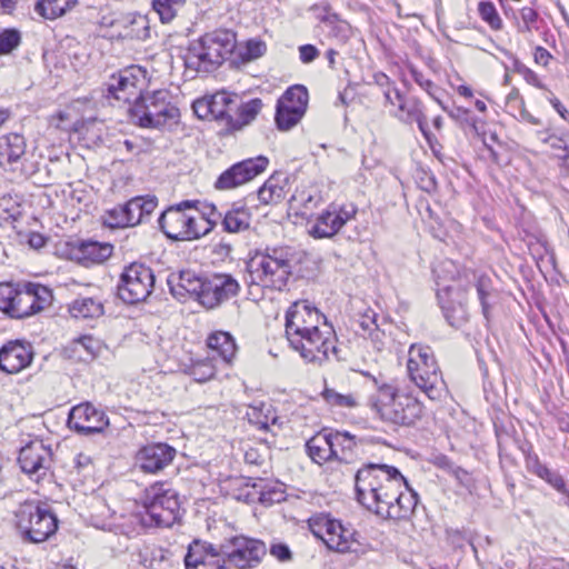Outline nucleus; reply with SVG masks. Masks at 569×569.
Instances as JSON below:
<instances>
[{"mask_svg": "<svg viewBox=\"0 0 569 569\" xmlns=\"http://www.w3.org/2000/svg\"><path fill=\"white\" fill-rule=\"evenodd\" d=\"M147 82V70L140 66H130L110 77L108 97L130 107L143 96Z\"/></svg>", "mask_w": 569, "mask_h": 569, "instance_id": "dca6fc26", "label": "nucleus"}, {"mask_svg": "<svg viewBox=\"0 0 569 569\" xmlns=\"http://www.w3.org/2000/svg\"><path fill=\"white\" fill-rule=\"evenodd\" d=\"M78 4V0H37L34 11L47 20L64 16Z\"/></svg>", "mask_w": 569, "mask_h": 569, "instance_id": "4c0bfd02", "label": "nucleus"}, {"mask_svg": "<svg viewBox=\"0 0 569 569\" xmlns=\"http://www.w3.org/2000/svg\"><path fill=\"white\" fill-rule=\"evenodd\" d=\"M112 252L111 243L93 240L81 241L72 251L74 259L84 267L103 263Z\"/></svg>", "mask_w": 569, "mask_h": 569, "instance_id": "cd10ccee", "label": "nucleus"}, {"mask_svg": "<svg viewBox=\"0 0 569 569\" xmlns=\"http://www.w3.org/2000/svg\"><path fill=\"white\" fill-rule=\"evenodd\" d=\"M410 74L415 82L425 90L442 108V110H447V107L438 96V91H440V89L430 79H427L425 74L415 67L410 68Z\"/></svg>", "mask_w": 569, "mask_h": 569, "instance_id": "864d4df0", "label": "nucleus"}, {"mask_svg": "<svg viewBox=\"0 0 569 569\" xmlns=\"http://www.w3.org/2000/svg\"><path fill=\"white\" fill-rule=\"evenodd\" d=\"M355 486L357 500L381 518H399L409 509L411 500L408 496L400 508L391 507L397 489L407 488V479L396 467L368 463L357 471Z\"/></svg>", "mask_w": 569, "mask_h": 569, "instance_id": "f257e3e1", "label": "nucleus"}, {"mask_svg": "<svg viewBox=\"0 0 569 569\" xmlns=\"http://www.w3.org/2000/svg\"><path fill=\"white\" fill-rule=\"evenodd\" d=\"M320 201V194L309 189H297L289 200L290 207L293 210L300 211L302 216L317 208Z\"/></svg>", "mask_w": 569, "mask_h": 569, "instance_id": "37998d69", "label": "nucleus"}, {"mask_svg": "<svg viewBox=\"0 0 569 569\" xmlns=\"http://www.w3.org/2000/svg\"><path fill=\"white\" fill-rule=\"evenodd\" d=\"M176 452V449L167 443H150L138 451L136 461L142 471L156 473L172 462Z\"/></svg>", "mask_w": 569, "mask_h": 569, "instance_id": "b1692460", "label": "nucleus"}, {"mask_svg": "<svg viewBox=\"0 0 569 569\" xmlns=\"http://www.w3.org/2000/svg\"><path fill=\"white\" fill-rule=\"evenodd\" d=\"M26 139L19 133L0 136V166L13 169L26 154Z\"/></svg>", "mask_w": 569, "mask_h": 569, "instance_id": "c756f323", "label": "nucleus"}, {"mask_svg": "<svg viewBox=\"0 0 569 569\" xmlns=\"http://www.w3.org/2000/svg\"><path fill=\"white\" fill-rule=\"evenodd\" d=\"M141 503L144 513L141 523L144 527H171L179 518L181 502L176 489L164 482H154L146 488Z\"/></svg>", "mask_w": 569, "mask_h": 569, "instance_id": "6e6552de", "label": "nucleus"}, {"mask_svg": "<svg viewBox=\"0 0 569 569\" xmlns=\"http://www.w3.org/2000/svg\"><path fill=\"white\" fill-rule=\"evenodd\" d=\"M267 50L266 43L261 40L250 39L246 44V52L243 57L248 60H253L262 57Z\"/></svg>", "mask_w": 569, "mask_h": 569, "instance_id": "0e129e2a", "label": "nucleus"}, {"mask_svg": "<svg viewBox=\"0 0 569 569\" xmlns=\"http://www.w3.org/2000/svg\"><path fill=\"white\" fill-rule=\"evenodd\" d=\"M154 280V273L150 267L133 262L121 273L118 295L126 303L142 302L152 293Z\"/></svg>", "mask_w": 569, "mask_h": 569, "instance_id": "4468645a", "label": "nucleus"}, {"mask_svg": "<svg viewBox=\"0 0 569 569\" xmlns=\"http://www.w3.org/2000/svg\"><path fill=\"white\" fill-rule=\"evenodd\" d=\"M539 134H543L541 137V141L543 143L549 144L553 150H561L565 152L563 156H560L562 160H569V131L561 132L560 134L539 132Z\"/></svg>", "mask_w": 569, "mask_h": 569, "instance_id": "603ef678", "label": "nucleus"}, {"mask_svg": "<svg viewBox=\"0 0 569 569\" xmlns=\"http://www.w3.org/2000/svg\"><path fill=\"white\" fill-rule=\"evenodd\" d=\"M51 461V449L39 439L29 441L20 449L18 456V462L22 472L37 482L48 475Z\"/></svg>", "mask_w": 569, "mask_h": 569, "instance_id": "aec40b11", "label": "nucleus"}, {"mask_svg": "<svg viewBox=\"0 0 569 569\" xmlns=\"http://www.w3.org/2000/svg\"><path fill=\"white\" fill-rule=\"evenodd\" d=\"M358 208L353 203H330L316 219L309 233L313 238H331L356 218Z\"/></svg>", "mask_w": 569, "mask_h": 569, "instance_id": "6ab92c4d", "label": "nucleus"}, {"mask_svg": "<svg viewBox=\"0 0 569 569\" xmlns=\"http://www.w3.org/2000/svg\"><path fill=\"white\" fill-rule=\"evenodd\" d=\"M515 71L517 73H519L520 76H522V78L526 80L527 83H529L533 87H537L539 89L547 90L546 87L543 86V83L540 81L538 74L535 71H532L531 69H529L527 66H525L523 63L516 61L515 62Z\"/></svg>", "mask_w": 569, "mask_h": 569, "instance_id": "e2e57ef3", "label": "nucleus"}, {"mask_svg": "<svg viewBox=\"0 0 569 569\" xmlns=\"http://www.w3.org/2000/svg\"><path fill=\"white\" fill-rule=\"evenodd\" d=\"M189 373L197 382H206L214 377L216 368L210 359L198 360L191 365Z\"/></svg>", "mask_w": 569, "mask_h": 569, "instance_id": "5fc2aeb1", "label": "nucleus"}, {"mask_svg": "<svg viewBox=\"0 0 569 569\" xmlns=\"http://www.w3.org/2000/svg\"><path fill=\"white\" fill-rule=\"evenodd\" d=\"M302 119V116L298 114L295 108L289 109L287 102L278 101L276 108V124L279 130L287 131L293 128Z\"/></svg>", "mask_w": 569, "mask_h": 569, "instance_id": "de8ad7c7", "label": "nucleus"}, {"mask_svg": "<svg viewBox=\"0 0 569 569\" xmlns=\"http://www.w3.org/2000/svg\"><path fill=\"white\" fill-rule=\"evenodd\" d=\"M21 216V202L18 196L3 194L0 197V227L12 223Z\"/></svg>", "mask_w": 569, "mask_h": 569, "instance_id": "49530a36", "label": "nucleus"}, {"mask_svg": "<svg viewBox=\"0 0 569 569\" xmlns=\"http://www.w3.org/2000/svg\"><path fill=\"white\" fill-rule=\"evenodd\" d=\"M441 309L452 327H461L468 320L467 309L461 303L459 306L441 305Z\"/></svg>", "mask_w": 569, "mask_h": 569, "instance_id": "4d7b16f0", "label": "nucleus"}, {"mask_svg": "<svg viewBox=\"0 0 569 569\" xmlns=\"http://www.w3.org/2000/svg\"><path fill=\"white\" fill-rule=\"evenodd\" d=\"M476 290L478 295V299L480 301L482 313L486 318H488L490 306L488 303V297L490 296L491 290V281L488 277L480 276L476 281Z\"/></svg>", "mask_w": 569, "mask_h": 569, "instance_id": "13d9d810", "label": "nucleus"}, {"mask_svg": "<svg viewBox=\"0 0 569 569\" xmlns=\"http://www.w3.org/2000/svg\"><path fill=\"white\" fill-rule=\"evenodd\" d=\"M330 435L332 449L336 451L333 453V459L345 463L352 462L357 457V442L355 436L347 431H330Z\"/></svg>", "mask_w": 569, "mask_h": 569, "instance_id": "473e14b6", "label": "nucleus"}, {"mask_svg": "<svg viewBox=\"0 0 569 569\" xmlns=\"http://www.w3.org/2000/svg\"><path fill=\"white\" fill-rule=\"evenodd\" d=\"M506 107L513 112L515 117L521 121L528 122L533 126H539L541 120L535 116H532L527 109L525 104L523 98L520 96V92L517 88H513L506 98Z\"/></svg>", "mask_w": 569, "mask_h": 569, "instance_id": "c03bdc74", "label": "nucleus"}, {"mask_svg": "<svg viewBox=\"0 0 569 569\" xmlns=\"http://www.w3.org/2000/svg\"><path fill=\"white\" fill-rule=\"evenodd\" d=\"M268 164L269 159L264 156H258L237 162L218 177L214 187L218 190L238 188L262 173Z\"/></svg>", "mask_w": 569, "mask_h": 569, "instance_id": "412c9836", "label": "nucleus"}, {"mask_svg": "<svg viewBox=\"0 0 569 569\" xmlns=\"http://www.w3.org/2000/svg\"><path fill=\"white\" fill-rule=\"evenodd\" d=\"M355 486L357 500L381 518H399L409 509L411 500L408 496L400 508L391 507L397 489L407 488V479L396 467L368 463L357 471Z\"/></svg>", "mask_w": 569, "mask_h": 569, "instance_id": "f03ea898", "label": "nucleus"}, {"mask_svg": "<svg viewBox=\"0 0 569 569\" xmlns=\"http://www.w3.org/2000/svg\"><path fill=\"white\" fill-rule=\"evenodd\" d=\"M207 345L227 363L231 362L237 351L234 339L226 331H216L211 333L208 337Z\"/></svg>", "mask_w": 569, "mask_h": 569, "instance_id": "58836bf2", "label": "nucleus"}, {"mask_svg": "<svg viewBox=\"0 0 569 569\" xmlns=\"http://www.w3.org/2000/svg\"><path fill=\"white\" fill-rule=\"evenodd\" d=\"M186 4V0H152V8L162 23L171 22Z\"/></svg>", "mask_w": 569, "mask_h": 569, "instance_id": "09e8293b", "label": "nucleus"}, {"mask_svg": "<svg viewBox=\"0 0 569 569\" xmlns=\"http://www.w3.org/2000/svg\"><path fill=\"white\" fill-rule=\"evenodd\" d=\"M251 223L250 210L242 206H232L222 218V228L230 233L248 230Z\"/></svg>", "mask_w": 569, "mask_h": 569, "instance_id": "c9c22d12", "label": "nucleus"}, {"mask_svg": "<svg viewBox=\"0 0 569 569\" xmlns=\"http://www.w3.org/2000/svg\"><path fill=\"white\" fill-rule=\"evenodd\" d=\"M300 59L303 63L312 62L319 54L318 49L312 44H303L299 48Z\"/></svg>", "mask_w": 569, "mask_h": 569, "instance_id": "338daca9", "label": "nucleus"}, {"mask_svg": "<svg viewBox=\"0 0 569 569\" xmlns=\"http://www.w3.org/2000/svg\"><path fill=\"white\" fill-rule=\"evenodd\" d=\"M308 522L313 536L321 539L329 549L342 553L359 551L360 543L356 539V531L345 527L339 520L326 513H318Z\"/></svg>", "mask_w": 569, "mask_h": 569, "instance_id": "ddd939ff", "label": "nucleus"}, {"mask_svg": "<svg viewBox=\"0 0 569 569\" xmlns=\"http://www.w3.org/2000/svg\"><path fill=\"white\" fill-rule=\"evenodd\" d=\"M118 30V37L130 40H144L149 38L150 28L146 16L129 12L119 16L110 22Z\"/></svg>", "mask_w": 569, "mask_h": 569, "instance_id": "a878e982", "label": "nucleus"}, {"mask_svg": "<svg viewBox=\"0 0 569 569\" xmlns=\"http://www.w3.org/2000/svg\"><path fill=\"white\" fill-rule=\"evenodd\" d=\"M376 390L368 398L370 409L383 421L400 427L415 426L423 415L422 403L396 385L373 380Z\"/></svg>", "mask_w": 569, "mask_h": 569, "instance_id": "7ed1b4c3", "label": "nucleus"}, {"mask_svg": "<svg viewBox=\"0 0 569 569\" xmlns=\"http://www.w3.org/2000/svg\"><path fill=\"white\" fill-rule=\"evenodd\" d=\"M396 496V499H393V501H391V507H399L400 508V503L401 506L403 505V498L406 496H408L410 498V505H409V509L407 511V513H402L401 517L399 518H392L393 520H407L409 519L412 513L415 512L416 508H417V505H418V501H419V498H418V493L409 486V483L407 482V488H402V489H397V493H395Z\"/></svg>", "mask_w": 569, "mask_h": 569, "instance_id": "3c124183", "label": "nucleus"}, {"mask_svg": "<svg viewBox=\"0 0 569 569\" xmlns=\"http://www.w3.org/2000/svg\"><path fill=\"white\" fill-rule=\"evenodd\" d=\"M108 425L109 420L104 412L89 402L73 407L68 418L69 428L81 435L101 432Z\"/></svg>", "mask_w": 569, "mask_h": 569, "instance_id": "5701e85b", "label": "nucleus"}, {"mask_svg": "<svg viewBox=\"0 0 569 569\" xmlns=\"http://www.w3.org/2000/svg\"><path fill=\"white\" fill-rule=\"evenodd\" d=\"M69 312L73 318L94 319L103 315V303L100 299L93 297H83L76 299L69 306Z\"/></svg>", "mask_w": 569, "mask_h": 569, "instance_id": "e433bc0d", "label": "nucleus"}, {"mask_svg": "<svg viewBox=\"0 0 569 569\" xmlns=\"http://www.w3.org/2000/svg\"><path fill=\"white\" fill-rule=\"evenodd\" d=\"M376 313L372 310H367L365 313H362L358 320V326L360 328V333L362 336H369L372 337L377 330L378 325L376 320Z\"/></svg>", "mask_w": 569, "mask_h": 569, "instance_id": "052dcab7", "label": "nucleus"}, {"mask_svg": "<svg viewBox=\"0 0 569 569\" xmlns=\"http://www.w3.org/2000/svg\"><path fill=\"white\" fill-rule=\"evenodd\" d=\"M407 369L410 380L431 400H438L446 391L445 381L433 353L428 346L411 345Z\"/></svg>", "mask_w": 569, "mask_h": 569, "instance_id": "9d476101", "label": "nucleus"}, {"mask_svg": "<svg viewBox=\"0 0 569 569\" xmlns=\"http://www.w3.org/2000/svg\"><path fill=\"white\" fill-rule=\"evenodd\" d=\"M192 206L193 202L187 200L162 212L158 222L161 231L169 239L177 241L194 240L213 229L216 220L204 218L201 213L193 216L186 212V209H190Z\"/></svg>", "mask_w": 569, "mask_h": 569, "instance_id": "1a4fd4ad", "label": "nucleus"}, {"mask_svg": "<svg viewBox=\"0 0 569 569\" xmlns=\"http://www.w3.org/2000/svg\"><path fill=\"white\" fill-rule=\"evenodd\" d=\"M101 349L100 341L91 336H81L71 341L67 350H71L72 355L81 361H88L97 357Z\"/></svg>", "mask_w": 569, "mask_h": 569, "instance_id": "ea45409f", "label": "nucleus"}, {"mask_svg": "<svg viewBox=\"0 0 569 569\" xmlns=\"http://www.w3.org/2000/svg\"><path fill=\"white\" fill-rule=\"evenodd\" d=\"M307 362L322 365L337 355V336L331 323L288 340Z\"/></svg>", "mask_w": 569, "mask_h": 569, "instance_id": "f8f14e48", "label": "nucleus"}, {"mask_svg": "<svg viewBox=\"0 0 569 569\" xmlns=\"http://www.w3.org/2000/svg\"><path fill=\"white\" fill-rule=\"evenodd\" d=\"M21 41L19 31L7 29L0 33V54H8L16 49Z\"/></svg>", "mask_w": 569, "mask_h": 569, "instance_id": "bf43d9fd", "label": "nucleus"}, {"mask_svg": "<svg viewBox=\"0 0 569 569\" xmlns=\"http://www.w3.org/2000/svg\"><path fill=\"white\" fill-rule=\"evenodd\" d=\"M321 395L325 401L333 407L351 409L358 406V400L352 393L343 395L335 389L326 387Z\"/></svg>", "mask_w": 569, "mask_h": 569, "instance_id": "8fccbe9b", "label": "nucleus"}, {"mask_svg": "<svg viewBox=\"0 0 569 569\" xmlns=\"http://www.w3.org/2000/svg\"><path fill=\"white\" fill-rule=\"evenodd\" d=\"M306 448L309 457L319 465L333 459V453L336 452L332 449L331 435L326 429L310 438L306 443Z\"/></svg>", "mask_w": 569, "mask_h": 569, "instance_id": "2f4dec72", "label": "nucleus"}, {"mask_svg": "<svg viewBox=\"0 0 569 569\" xmlns=\"http://www.w3.org/2000/svg\"><path fill=\"white\" fill-rule=\"evenodd\" d=\"M203 546L196 541L189 547L184 557L186 569H226L223 561H211L203 556L201 549Z\"/></svg>", "mask_w": 569, "mask_h": 569, "instance_id": "a19ab883", "label": "nucleus"}, {"mask_svg": "<svg viewBox=\"0 0 569 569\" xmlns=\"http://www.w3.org/2000/svg\"><path fill=\"white\" fill-rule=\"evenodd\" d=\"M288 179L286 177L271 176L258 190V199L261 204H277L279 203L287 194L284 189Z\"/></svg>", "mask_w": 569, "mask_h": 569, "instance_id": "f704fd0d", "label": "nucleus"}, {"mask_svg": "<svg viewBox=\"0 0 569 569\" xmlns=\"http://www.w3.org/2000/svg\"><path fill=\"white\" fill-rule=\"evenodd\" d=\"M51 290L39 283H0V310L11 318H26L51 303Z\"/></svg>", "mask_w": 569, "mask_h": 569, "instance_id": "0eeeda50", "label": "nucleus"}, {"mask_svg": "<svg viewBox=\"0 0 569 569\" xmlns=\"http://www.w3.org/2000/svg\"><path fill=\"white\" fill-rule=\"evenodd\" d=\"M539 478L547 481L552 488H555L559 492H562L565 495L569 492L566 489V482L562 476L557 471L549 469L548 467L545 469V471L541 473Z\"/></svg>", "mask_w": 569, "mask_h": 569, "instance_id": "680f3d73", "label": "nucleus"}, {"mask_svg": "<svg viewBox=\"0 0 569 569\" xmlns=\"http://www.w3.org/2000/svg\"><path fill=\"white\" fill-rule=\"evenodd\" d=\"M33 359L30 345L11 341L0 349V369L7 373H18L27 368Z\"/></svg>", "mask_w": 569, "mask_h": 569, "instance_id": "393cba45", "label": "nucleus"}, {"mask_svg": "<svg viewBox=\"0 0 569 569\" xmlns=\"http://www.w3.org/2000/svg\"><path fill=\"white\" fill-rule=\"evenodd\" d=\"M262 109L261 99L254 98L243 102L238 108L237 118L228 117L227 119V133L241 130L244 126L251 123Z\"/></svg>", "mask_w": 569, "mask_h": 569, "instance_id": "72a5a7b5", "label": "nucleus"}, {"mask_svg": "<svg viewBox=\"0 0 569 569\" xmlns=\"http://www.w3.org/2000/svg\"><path fill=\"white\" fill-rule=\"evenodd\" d=\"M129 120L140 128L162 130L178 123L180 111L167 90L146 92L128 107Z\"/></svg>", "mask_w": 569, "mask_h": 569, "instance_id": "423d86ee", "label": "nucleus"}, {"mask_svg": "<svg viewBox=\"0 0 569 569\" xmlns=\"http://www.w3.org/2000/svg\"><path fill=\"white\" fill-rule=\"evenodd\" d=\"M236 46L237 37L230 29L207 32L190 43L184 64L197 72H211L232 54Z\"/></svg>", "mask_w": 569, "mask_h": 569, "instance_id": "20e7f679", "label": "nucleus"}, {"mask_svg": "<svg viewBox=\"0 0 569 569\" xmlns=\"http://www.w3.org/2000/svg\"><path fill=\"white\" fill-rule=\"evenodd\" d=\"M393 94L398 101V109L393 116L405 123L417 122L419 130L427 137V117L422 103L416 98L406 99L398 89H393Z\"/></svg>", "mask_w": 569, "mask_h": 569, "instance_id": "bb28decb", "label": "nucleus"}, {"mask_svg": "<svg viewBox=\"0 0 569 569\" xmlns=\"http://www.w3.org/2000/svg\"><path fill=\"white\" fill-rule=\"evenodd\" d=\"M308 91L303 86L296 84L288 88L278 101L287 102L289 109L296 110L300 116H305L308 106Z\"/></svg>", "mask_w": 569, "mask_h": 569, "instance_id": "a18cd8bd", "label": "nucleus"}, {"mask_svg": "<svg viewBox=\"0 0 569 569\" xmlns=\"http://www.w3.org/2000/svg\"><path fill=\"white\" fill-rule=\"evenodd\" d=\"M327 325L329 322L326 316L310 302L297 301L291 305L286 315V336L290 340Z\"/></svg>", "mask_w": 569, "mask_h": 569, "instance_id": "a211bd4d", "label": "nucleus"}, {"mask_svg": "<svg viewBox=\"0 0 569 569\" xmlns=\"http://www.w3.org/2000/svg\"><path fill=\"white\" fill-rule=\"evenodd\" d=\"M210 103V111L212 120L224 122V130L227 131V119L231 117L230 111L233 104V99L227 92H217L212 96H207Z\"/></svg>", "mask_w": 569, "mask_h": 569, "instance_id": "79ce46f5", "label": "nucleus"}, {"mask_svg": "<svg viewBox=\"0 0 569 569\" xmlns=\"http://www.w3.org/2000/svg\"><path fill=\"white\" fill-rule=\"evenodd\" d=\"M266 552V545L261 540L236 536L223 542V563L228 562L238 569L253 568Z\"/></svg>", "mask_w": 569, "mask_h": 569, "instance_id": "f3484780", "label": "nucleus"}, {"mask_svg": "<svg viewBox=\"0 0 569 569\" xmlns=\"http://www.w3.org/2000/svg\"><path fill=\"white\" fill-rule=\"evenodd\" d=\"M168 284L170 286L172 295L176 297L182 298L188 293L197 295L200 298L206 282H202V280L191 271H181L178 276H171L168 279Z\"/></svg>", "mask_w": 569, "mask_h": 569, "instance_id": "7c9ffc66", "label": "nucleus"}, {"mask_svg": "<svg viewBox=\"0 0 569 569\" xmlns=\"http://www.w3.org/2000/svg\"><path fill=\"white\" fill-rule=\"evenodd\" d=\"M478 11L483 21H486L491 29L500 30L502 28V20L495 7L490 1H481L478 4Z\"/></svg>", "mask_w": 569, "mask_h": 569, "instance_id": "6e6d98bb", "label": "nucleus"}, {"mask_svg": "<svg viewBox=\"0 0 569 569\" xmlns=\"http://www.w3.org/2000/svg\"><path fill=\"white\" fill-rule=\"evenodd\" d=\"M192 109L199 119L212 120L210 103L207 97L197 99L192 104Z\"/></svg>", "mask_w": 569, "mask_h": 569, "instance_id": "69168bd1", "label": "nucleus"}, {"mask_svg": "<svg viewBox=\"0 0 569 569\" xmlns=\"http://www.w3.org/2000/svg\"><path fill=\"white\" fill-rule=\"evenodd\" d=\"M246 415L251 425L257 426L262 431L270 432L272 437L277 435L283 423L274 408L264 402L250 406Z\"/></svg>", "mask_w": 569, "mask_h": 569, "instance_id": "c85d7f7f", "label": "nucleus"}, {"mask_svg": "<svg viewBox=\"0 0 569 569\" xmlns=\"http://www.w3.org/2000/svg\"><path fill=\"white\" fill-rule=\"evenodd\" d=\"M549 94L547 96L548 101L551 103V106L555 108V110L558 112V114L565 120L569 122V111L568 109L561 103V101L555 97L552 92L548 90Z\"/></svg>", "mask_w": 569, "mask_h": 569, "instance_id": "774afa93", "label": "nucleus"}, {"mask_svg": "<svg viewBox=\"0 0 569 569\" xmlns=\"http://www.w3.org/2000/svg\"><path fill=\"white\" fill-rule=\"evenodd\" d=\"M239 291L240 284L236 278L229 273H217L206 282L200 293V303L208 309H213L238 296Z\"/></svg>", "mask_w": 569, "mask_h": 569, "instance_id": "4be33fe9", "label": "nucleus"}, {"mask_svg": "<svg viewBox=\"0 0 569 569\" xmlns=\"http://www.w3.org/2000/svg\"><path fill=\"white\" fill-rule=\"evenodd\" d=\"M14 525L23 541L40 543L56 533L58 519L47 506L26 501L14 512Z\"/></svg>", "mask_w": 569, "mask_h": 569, "instance_id": "9b49d317", "label": "nucleus"}, {"mask_svg": "<svg viewBox=\"0 0 569 569\" xmlns=\"http://www.w3.org/2000/svg\"><path fill=\"white\" fill-rule=\"evenodd\" d=\"M157 206L156 196H138L106 211L103 222L113 229L134 227L141 223L144 217L150 216Z\"/></svg>", "mask_w": 569, "mask_h": 569, "instance_id": "2eb2a0df", "label": "nucleus"}, {"mask_svg": "<svg viewBox=\"0 0 569 569\" xmlns=\"http://www.w3.org/2000/svg\"><path fill=\"white\" fill-rule=\"evenodd\" d=\"M291 274V261L282 248L257 252L246 262L244 283L248 287H261L281 290Z\"/></svg>", "mask_w": 569, "mask_h": 569, "instance_id": "39448f33", "label": "nucleus"}]
</instances>
